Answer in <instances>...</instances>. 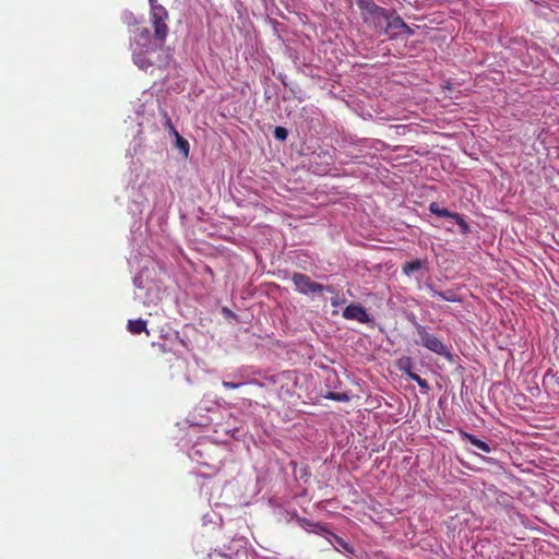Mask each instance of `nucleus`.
<instances>
[{
    "label": "nucleus",
    "instance_id": "obj_23",
    "mask_svg": "<svg viewBox=\"0 0 559 559\" xmlns=\"http://www.w3.org/2000/svg\"><path fill=\"white\" fill-rule=\"evenodd\" d=\"M148 3H150V8H151V11L150 12H153L155 10V8H164L162 4L158 3L157 0H148Z\"/></svg>",
    "mask_w": 559,
    "mask_h": 559
},
{
    "label": "nucleus",
    "instance_id": "obj_5",
    "mask_svg": "<svg viewBox=\"0 0 559 559\" xmlns=\"http://www.w3.org/2000/svg\"><path fill=\"white\" fill-rule=\"evenodd\" d=\"M343 318L346 320H356L359 323H369L371 318L367 310L357 304H350L343 310Z\"/></svg>",
    "mask_w": 559,
    "mask_h": 559
},
{
    "label": "nucleus",
    "instance_id": "obj_8",
    "mask_svg": "<svg viewBox=\"0 0 559 559\" xmlns=\"http://www.w3.org/2000/svg\"><path fill=\"white\" fill-rule=\"evenodd\" d=\"M356 4L360 10L362 20L369 14L380 12V7L373 0H356Z\"/></svg>",
    "mask_w": 559,
    "mask_h": 559
},
{
    "label": "nucleus",
    "instance_id": "obj_21",
    "mask_svg": "<svg viewBox=\"0 0 559 559\" xmlns=\"http://www.w3.org/2000/svg\"><path fill=\"white\" fill-rule=\"evenodd\" d=\"M165 119H166V126L167 128L169 129V131H171L174 134H175V131H177L171 122V119L169 118V116L165 112Z\"/></svg>",
    "mask_w": 559,
    "mask_h": 559
},
{
    "label": "nucleus",
    "instance_id": "obj_6",
    "mask_svg": "<svg viewBox=\"0 0 559 559\" xmlns=\"http://www.w3.org/2000/svg\"><path fill=\"white\" fill-rule=\"evenodd\" d=\"M388 14L389 11L380 7V12L369 14L362 21L372 25L377 32L381 33L385 21H388Z\"/></svg>",
    "mask_w": 559,
    "mask_h": 559
},
{
    "label": "nucleus",
    "instance_id": "obj_24",
    "mask_svg": "<svg viewBox=\"0 0 559 559\" xmlns=\"http://www.w3.org/2000/svg\"><path fill=\"white\" fill-rule=\"evenodd\" d=\"M402 33H405L407 36H412L414 31L406 24V27L402 28Z\"/></svg>",
    "mask_w": 559,
    "mask_h": 559
},
{
    "label": "nucleus",
    "instance_id": "obj_19",
    "mask_svg": "<svg viewBox=\"0 0 559 559\" xmlns=\"http://www.w3.org/2000/svg\"><path fill=\"white\" fill-rule=\"evenodd\" d=\"M287 130L283 127H276L275 130H274V136L277 139V140H286L287 138Z\"/></svg>",
    "mask_w": 559,
    "mask_h": 559
},
{
    "label": "nucleus",
    "instance_id": "obj_1",
    "mask_svg": "<svg viewBox=\"0 0 559 559\" xmlns=\"http://www.w3.org/2000/svg\"><path fill=\"white\" fill-rule=\"evenodd\" d=\"M150 19L154 29V38H152L150 31L144 27L136 35L134 43L131 44L133 62L144 71L153 67L154 62L148 56L156 52L165 44L169 33L166 23L168 12L165 8H155L153 12H150Z\"/></svg>",
    "mask_w": 559,
    "mask_h": 559
},
{
    "label": "nucleus",
    "instance_id": "obj_9",
    "mask_svg": "<svg viewBox=\"0 0 559 559\" xmlns=\"http://www.w3.org/2000/svg\"><path fill=\"white\" fill-rule=\"evenodd\" d=\"M461 436L464 440L468 441L469 443H472L474 447H476L480 451H483L485 453L491 452L490 445L487 442L478 439L476 436L468 433L466 431H461Z\"/></svg>",
    "mask_w": 559,
    "mask_h": 559
},
{
    "label": "nucleus",
    "instance_id": "obj_2",
    "mask_svg": "<svg viewBox=\"0 0 559 559\" xmlns=\"http://www.w3.org/2000/svg\"><path fill=\"white\" fill-rule=\"evenodd\" d=\"M415 329L417 335L419 336V344L421 346L440 356L449 355L445 344L437 336L429 333L426 326L419 323H415Z\"/></svg>",
    "mask_w": 559,
    "mask_h": 559
},
{
    "label": "nucleus",
    "instance_id": "obj_11",
    "mask_svg": "<svg viewBox=\"0 0 559 559\" xmlns=\"http://www.w3.org/2000/svg\"><path fill=\"white\" fill-rule=\"evenodd\" d=\"M395 366L396 368L405 373L407 377H409V374H413V360L411 357L408 356H403L401 358H399L395 362Z\"/></svg>",
    "mask_w": 559,
    "mask_h": 559
},
{
    "label": "nucleus",
    "instance_id": "obj_15",
    "mask_svg": "<svg viewBox=\"0 0 559 559\" xmlns=\"http://www.w3.org/2000/svg\"><path fill=\"white\" fill-rule=\"evenodd\" d=\"M175 136H176V144H177V147L180 150V152L185 155V157H188L189 155V148H190V145H189V142L183 139L178 131H175Z\"/></svg>",
    "mask_w": 559,
    "mask_h": 559
},
{
    "label": "nucleus",
    "instance_id": "obj_7",
    "mask_svg": "<svg viewBox=\"0 0 559 559\" xmlns=\"http://www.w3.org/2000/svg\"><path fill=\"white\" fill-rule=\"evenodd\" d=\"M295 520L299 526H301L302 528H305L307 531H311L310 528H312L313 532H316L317 534H321V535H324V533H330V531L325 527V525H323L320 522L313 523L311 520H309L307 518H301L299 515H296Z\"/></svg>",
    "mask_w": 559,
    "mask_h": 559
},
{
    "label": "nucleus",
    "instance_id": "obj_14",
    "mask_svg": "<svg viewBox=\"0 0 559 559\" xmlns=\"http://www.w3.org/2000/svg\"><path fill=\"white\" fill-rule=\"evenodd\" d=\"M423 266V261L420 259H416L409 262H406L403 265V272L405 275L409 276L418 271Z\"/></svg>",
    "mask_w": 559,
    "mask_h": 559
},
{
    "label": "nucleus",
    "instance_id": "obj_10",
    "mask_svg": "<svg viewBox=\"0 0 559 559\" xmlns=\"http://www.w3.org/2000/svg\"><path fill=\"white\" fill-rule=\"evenodd\" d=\"M146 326H147L146 321L142 320V319L128 321V331L134 335L141 334L142 332H145L146 334H148Z\"/></svg>",
    "mask_w": 559,
    "mask_h": 559
},
{
    "label": "nucleus",
    "instance_id": "obj_16",
    "mask_svg": "<svg viewBox=\"0 0 559 559\" xmlns=\"http://www.w3.org/2000/svg\"><path fill=\"white\" fill-rule=\"evenodd\" d=\"M451 221L459 225L460 231L463 235H466L471 231L468 223L459 213H455Z\"/></svg>",
    "mask_w": 559,
    "mask_h": 559
},
{
    "label": "nucleus",
    "instance_id": "obj_22",
    "mask_svg": "<svg viewBox=\"0 0 559 559\" xmlns=\"http://www.w3.org/2000/svg\"><path fill=\"white\" fill-rule=\"evenodd\" d=\"M328 534L331 535L337 542V544L340 546H342V547H346L347 546V544L345 543V540L343 538L336 536L335 534H332L331 532L328 533Z\"/></svg>",
    "mask_w": 559,
    "mask_h": 559
},
{
    "label": "nucleus",
    "instance_id": "obj_13",
    "mask_svg": "<svg viewBox=\"0 0 559 559\" xmlns=\"http://www.w3.org/2000/svg\"><path fill=\"white\" fill-rule=\"evenodd\" d=\"M429 210L432 214H436L441 217H447L449 219H452L455 214V212H450L449 210L441 207L437 202H432L429 205Z\"/></svg>",
    "mask_w": 559,
    "mask_h": 559
},
{
    "label": "nucleus",
    "instance_id": "obj_17",
    "mask_svg": "<svg viewBox=\"0 0 559 559\" xmlns=\"http://www.w3.org/2000/svg\"><path fill=\"white\" fill-rule=\"evenodd\" d=\"M325 397L329 400H332V401H336V402H348L349 401L348 394L344 393V392H329L325 395Z\"/></svg>",
    "mask_w": 559,
    "mask_h": 559
},
{
    "label": "nucleus",
    "instance_id": "obj_18",
    "mask_svg": "<svg viewBox=\"0 0 559 559\" xmlns=\"http://www.w3.org/2000/svg\"><path fill=\"white\" fill-rule=\"evenodd\" d=\"M411 380L415 381L421 389L427 390L429 388L427 380L420 378L417 373L409 374Z\"/></svg>",
    "mask_w": 559,
    "mask_h": 559
},
{
    "label": "nucleus",
    "instance_id": "obj_4",
    "mask_svg": "<svg viewBox=\"0 0 559 559\" xmlns=\"http://www.w3.org/2000/svg\"><path fill=\"white\" fill-rule=\"evenodd\" d=\"M406 27V23L395 12H389L388 21H385L381 34H388L392 37L402 34V28Z\"/></svg>",
    "mask_w": 559,
    "mask_h": 559
},
{
    "label": "nucleus",
    "instance_id": "obj_20",
    "mask_svg": "<svg viewBox=\"0 0 559 559\" xmlns=\"http://www.w3.org/2000/svg\"><path fill=\"white\" fill-rule=\"evenodd\" d=\"M222 385L225 389H237V388L241 386L242 383H235V382H230V381H223Z\"/></svg>",
    "mask_w": 559,
    "mask_h": 559
},
{
    "label": "nucleus",
    "instance_id": "obj_3",
    "mask_svg": "<svg viewBox=\"0 0 559 559\" xmlns=\"http://www.w3.org/2000/svg\"><path fill=\"white\" fill-rule=\"evenodd\" d=\"M292 281L295 285L296 290L300 294H320L324 290L332 292L329 286H323L320 283L311 281V278L302 273H294Z\"/></svg>",
    "mask_w": 559,
    "mask_h": 559
},
{
    "label": "nucleus",
    "instance_id": "obj_12",
    "mask_svg": "<svg viewBox=\"0 0 559 559\" xmlns=\"http://www.w3.org/2000/svg\"><path fill=\"white\" fill-rule=\"evenodd\" d=\"M431 296L439 297V298H441L445 301H450V302H456L460 300L456 293L452 289H449L445 292H438L436 289H431Z\"/></svg>",
    "mask_w": 559,
    "mask_h": 559
}]
</instances>
